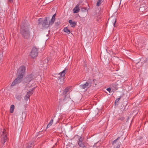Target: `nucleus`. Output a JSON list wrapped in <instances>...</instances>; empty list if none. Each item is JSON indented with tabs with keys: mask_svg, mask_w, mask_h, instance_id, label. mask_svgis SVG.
<instances>
[{
	"mask_svg": "<svg viewBox=\"0 0 148 148\" xmlns=\"http://www.w3.org/2000/svg\"><path fill=\"white\" fill-rule=\"evenodd\" d=\"M148 10V8L144 4L141 5L139 8V11L141 12H146Z\"/></svg>",
	"mask_w": 148,
	"mask_h": 148,
	"instance_id": "obj_9",
	"label": "nucleus"
},
{
	"mask_svg": "<svg viewBox=\"0 0 148 148\" xmlns=\"http://www.w3.org/2000/svg\"><path fill=\"white\" fill-rule=\"evenodd\" d=\"M58 81L60 84H62L64 83V79L62 78H60Z\"/></svg>",
	"mask_w": 148,
	"mask_h": 148,
	"instance_id": "obj_18",
	"label": "nucleus"
},
{
	"mask_svg": "<svg viewBox=\"0 0 148 148\" xmlns=\"http://www.w3.org/2000/svg\"><path fill=\"white\" fill-rule=\"evenodd\" d=\"M33 75L32 74H31L28 75L25 78V81L26 82H29L26 85L25 87V88H26L27 90H28V88H29V89H31L33 88H32V87L34 86V84H32V80L33 79Z\"/></svg>",
	"mask_w": 148,
	"mask_h": 148,
	"instance_id": "obj_3",
	"label": "nucleus"
},
{
	"mask_svg": "<svg viewBox=\"0 0 148 148\" xmlns=\"http://www.w3.org/2000/svg\"><path fill=\"white\" fill-rule=\"evenodd\" d=\"M70 89V88L68 87L66 88L64 91L63 93L65 94L69 91Z\"/></svg>",
	"mask_w": 148,
	"mask_h": 148,
	"instance_id": "obj_21",
	"label": "nucleus"
},
{
	"mask_svg": "<svg viewBox=\"0 0 148 148\" xmlns=\"http://www.w3.org/2000/svg\"><path fill=\"white\" fill-rule=\"evenodd\" d=\"M3 56L1 52L0 54V60L1 59Z\"/></svg>",
	"mask_w": 148,
	"mask_h": 148,
	"instance_id": "obj_29",
	"label": "nucleus"
},
{
	"mask_svg": "<svg viewBox=\"0 0 148 148\" xmlns=\"http://www.w3.org/2000/svg\"><path fill=\"white\" fill-rule=\"evenodd\" d=\"M120 138L119 137H118L116 139L113 141L112 144L114 146V148H119L120 145H119L120 142H117V140Z\"/></svg>",
	"mask_w": 148,
	"mask_h": 148,
	"instance_id": "obj_8",
	"label": "nucleus"
},
{
	"mask_svg": "<svg viewBox=\"0 0 148 148\" xmlns=\"http://www.w3.org/2000/svg\"><path fill=\"white\" fill-rule=\"evenodd\" d=\"M79 4H77L76 6L73 9V11L74 13H77L80 10L79 7Z\"/></svg>",
	"mask_w": 148,
	"mask_h": 148,
	"instance_id": "obj_10",
	"label": "nucleus"
},
{
	"mask_svg": "<svg viewBox=\"0 0 148 148\" xmlns=\"http://www.w3.org/2000/svg\"><path fill=\"white\" fill-rule=\"evenodd\" d=\"M120 99H121V97H120V98H118L117 99H116L115 101V104L116 103L118 102L119 101V100H120Z\"/></svg>",
	"mask_w": 148,
	"mask_h": 148,
	"instance_id": "obj_27",
	"label": "nucleus"
},
{
	"mask_svg": "<svg viewBox=\"0 0 148 148\" xmlns=\"http://www.w3.org/2000/svg\"><path fill=\"white\" fill-rule=\"evenodd\" d=\"M14 108V106L13 105H11L10 109V112L12 113L13 112Z\"/></svg>",
	"mask_w": 148,
	"mask_h": 148,
	"instance_id": "obj_17",
	"label": "nucleus"
},
{
	"mask_svg": "<svg viewBox=\"0 0 148 148\" xmlns=\"http://www.w3.org/2000/svg\"><path fill=\"white\" fill-rule=\"evenodd\" d=\"M124 119V118L123 117H120L119 119V120H121V121H122Z\"/></svg>",
	"mask_w": 148,
	"mask_h": 148,
	"instance_id": "obj_26",
	"label": "nucleus"
},
{
	"mask_svg": "<svg viewBox=\"0 0 148 148\" xmlns=\"http://www.w3.org/2000/svg\"><path fill=\"white\" fill-rule=\"evenodd\" d=\"M106 90L107 91H108L109 92H110L111 90V88H107Z\"/></svg>",
	"mask_w": 148,
	"mask_h": 148,
	"instance_id": "obj_28",
	"label": "nucleus"
},
{
	"mask_svg": "<svg viewBox=\"0 0 148 148\" xmlns=\"http://www.w3.org/2000/svg\"><path fill=\"white\" fill-rule=\"evenodd\" d=\"M103 0H98L97 2V3L96 4V5L97 6H99L100 5L101 3L103 2Z\"/></svg>",
	"mask_w": 148,
	"mask_h": 148,
	"instance_id": "obj_19",
	"label": "nucleus"
},
{
	"mask_svg": "<svg viewBox=\"0 0 148 148\" xmlns=\"http://www.w3.org/2000/svg\"><path fill=\"white\" fill-rule=\"evenodd\" d=\"M69 23H70L71 26L72 27H74L76 25V23L75 22H73L71 20H70L69 21Z\"/></svg>",
	"mask_w": 148,
	"mask_h": 148,
	"instance_id": "obj_15",
	"label": "nucleus"
},
{
	"mask_svg": "<svg viewBox=\"0 0 148 148\" xmlns=\"http://www.w3.org/2000/svg\"><path fill=\"white\" fill-rule=\"evenodd\" d=\"M16 98L17 99H18V100H21V96H19V95L17 96L16 97Z\"/></svg>",
	"mask_w": 148,
	"mask_h": 148,
	"instance_id": "obj_24",
	"label": "nucleus"
},
{
	"mask_svg": "<svg viewBox=\"0 0 148 148\" xmlns=\"http://www.w3.org/2000/svg\"><path fill=\"white\" fill-rule=\"evenodd\" d=\"M64 30L65 32L67 33L68 34H69L70 32V30L68 29L67 27H65L64 29Z\"/></svg>",
	"mask_w": 148,
	"mask_h": 148,
	"instance_id": "obj_22",
	"label": "nucleus"
},
{
	"mask_svg": "<svg viewBox=\"0 0 148 148\" xmlns=\"http://www.w3.org/2000/svg\"><path fill=\"white\" fill-rule=\"evenodd\" d=\"M53 120L52 119L51 120L49 124L47 125V128L49 127L53 124Z\"/></svg>",
	"mask_w": 148,
	"mask_h": 148,
	"instance_id": "obj_20",
	"label": "nucleus"
},
{
	"mask_svg": "<svg viewBox=\"0 0 148 148\" xmlns=\"http://www.w3.org/2000/svg\"><path fill=\"white\" fill-rule=\"evenodd\" d=\"M78 144L80 147V148H87V144L84 143H78Z\"/></svg>",
	"mask_w": 148,
	"mask_h": 148,
	"instance_id": "obj_12",
	"label": "nucleus"
},
{
	"mask_svg": "<svg viewBox=\"0 0 148 148\" xmlns=\"http://www.w3.org/2000/svg\"><path fill=\"white\" fill-rule=\"evenodd\" d=\"M48 18H49V17H46L44 20H43L41 18H39L38 20V25H40L42 24V27L45 28L48 27L49 25H52L49 24V23H48L47 20Z\"/></svg>",
	"mask_w": 148,
	"mask_h": 148,
	"instance_id": "obj_4",
	"label": "nucleus"
},
{
	"mask_svg": "<svg viewBox=\"0 0 148 148\" xmlns=\"http://www.w3.org/2000/svg\"><path fill=\"white\" fill-rule=\"evenodd\" d=\"M1 142L4 144L7 141V133L5 130H4L3 132V134L2 135Z\"/></svg>",
	"mask_w": 148,
	"mask_h": 148,
	"instance_id": "obj_7",
	"label": "nucleus"
},
{
	"mask_svg": "<svg viewBox=\"0 0 148 148\" xmlns=\"http://www.w3.org/2000/svg\"><path fill=\"white\" fill-rule=\"evenodd\" d=\"M54 147V146H53V147L52 148H53Z\"/></svg>",
	"mask_w": 148,
	"mask_h": 148,
	"instance_id": "obj_34",
	"label": "nucleus"
},
{
	"mask_svg": "<svg viewBox=\"0 0 148 148\" xmlns=\"http://www.w3.org/2000/svg\"><path fill=\"white\" fill-rule=\"evenodd\" d=\"M25 67L24 66H22L19 68L17 72L18 77L11 84L12 86H14L16 84L21 82L24 73L25 72Z\"/></svg>",
	"mask_w": 148,
	"mask_h": 148,
	"instance_id": "obj_1",
	"label": "nucleus"
},
{
	"mask_svg": "<svg viewBox=\"0 0 148 148\" xmlns=\"http://www.w3.org/2000/svg\"><path fill=\"white\" fill-rule=\"evenodd\" d=\"M31 146H30V145H28V146H27V147H26V148H31Z\"/></svg>",
	"mask_w": 148,
	"mask_h": 148,
	"instance_id": "obj_31",
	"label": "nucleus"
},
{
	"mask_svg": "<svg viewBox=\"0 0 148 148\" xmlns=\"http://www.w3.org/2000/svg\"><path fill=\"white\" fill-rule=\"evenodd\" d=\"M60 24V22L59 21L58 22L55 23V25L56 26H58Z\"/></svg>",
	"mask_w": 148,
	"mask_h": 148,
	"instance_id": "obj_25",
	"label": "nucleus"
},
{
	"mask_svg": "<svg viewBox=\"0 0 148 148\" xmlns=\"http://www.w3.org/2000/svg\"><path fill=\"white\" fill-rule=\"evenodd\" d=\"M83 138L82 137H80V138L79 139V140L78 142V143H79L80 142L82 143L83 140Z\"/></svg>",
	"mask_w": 148,
	"mask_h": 148,
	"instance_id": "obj_23",
	"label": "nucleus"
},
{
	"mask_svg": "<svg viewBox=\"0 0 148 148\" xmlns=\"http://www.w3.org/2000/svg\"><path fill=\"white\" fill-rule=\"evenodd\" d=\"M8 1L10 2H12L13 1V0H8Z\"/></svg>",
	"mask_w": 148,
	"mask_h": 148,
	"instance_id": "obj_32",
	"label": "nucleus"
},
{
	"mask_svg": "<svg viewBox=\"0 0 148 148\" xmlns=\"http://www.w3.org/2000/svg\"><path fill=\"white\" fill-rule=\"evenodd\" d=\"M66 73V69H65L63 70L62 72L60 73H59V75H60V76L62 77L64 76Z\"/></svg>",
	"mask_w": 148,
	"mask_h": 148,
	"instance_id": "obj_16",
	"label": "nucleus"
},
{
	"mask_svg": "<svg viewBox=\"0 0 148 148\" xmlns=\"http://www.w3.org/2000/svg\"><path fill=\"white\" fill-rule=\"evenodd\" d=\"M84 66H85V67H86L87 66V65H86V64H85Z\"/></svg>",
	"mask_w": 148,
	"mask_h": 148,
	"instance_id": "obj_33",
	"label": "nucleus"
},
{
	"mask_svg": "<svg viewBox=\"0 0 148 148\" xmlns=\"http://www.w3.org/2000/svg\"><path fill=\"white\" fill-rule=\"evenodd\" d=\"M89 85L90 86H91V84H89L88 83L86 82L85 84L83 85H81L80 86V87L82 89H85L87 87H88Z\"/></svg>",
	"mask_w": 148,
	"mask_h": 148,
	"instance_id": "obj_13",
	"label": "nucleus"
},
{
	"mask_svg": "<svg viewBox=\"0 0 148 148\" xmlns=\"http://www.w3.org/2000/svg\"><path fill=\"white\" fill-rule=\"evenodd\" d=\"M56 15V14H55L53 16L51 19L49 21V24H52L53 23L55 20Z\"/></svg>",
	"mask_w": 148,
	"mask_h": 148,
	"instance_id": "obj_14",
	"label": "nucleus"
},
{
	"mask_svg": "<svg viewBox=\"0 0 148 148\" xmlns=\"http://www.w3.org/2000/svg\"><path fill=\"white\" fill-rule=\"evenodd\" d=\"M35 88L34 86L32 88L29 89L27 91V94L24 97V99L26 101L28 100V99L29 98L30 96L33 94L32 92L33 90H34Z\"/></svg>",
	"mask_w": 148,
	"mask_h": 148,
	"instance_id": "obj_5",
	"label": "nucleus"
},
{
	"mask_svg": "<svg viewBox=\"0 0 148 148\" xmlns=\"http://www.w3.org/2000/svg\"><path fill=\"white\" fill-rule=\"evenodd\" d=\"M38 54V50L35 47H34L32 49L30 55L32 58H34L36 57Z\"/></svg>",
	"mask_w": 148,
	"mask_h": 148,
	"instance_id": "obj_6",
	"label": "nucleus"
},
{
	"mask_svg": "<svg viewBox=\"0 0 148 148\" xmlns=\"http://www.w3.org/2000/svg\"><path fill=\"white\" fill-rule=\"evenodd\" d=\"M30 27L29 25L27 26L23 25L21 26V33L25 39H27L30 36Z\"/></svg>",
	"mask_w": 148,
	"mask_h": 148,
	"instance_id": "obj_2",
	"label": "nucleus"
},
{
	"mask_svg": "<svg viewBox=\"0 0 148 148\" xmlns=\"http://www.w3.org/2000/svg\"><path fill=\"white\" fill-rule=\"evenodd\" d=\"M109 20L112 22L114 27H115V24L116 22V19L114 17H112L109 19Z\"/></svg>",
	"mask_w": 148,
	"mask_h": 148,
	"instance_id": "obj_11",
	"label": "nucleus"
},
{
	"mask_svg": "<svg viewBox=\"0 0 148 148\" xmlns=\"http://www.w3.org/2000/svg\"><path fill=\"white\" fill-rule=\"evenodd\" d=\"M139 46L140 47H141V48H142V47L145 46V45H141V44H140L139 45Z\"/></svg>",
	"mask_w": 148,
	"mask_h": 148,
	"instance_id": "obj_30",
	"label": "nucleus"
}]
</instances>
